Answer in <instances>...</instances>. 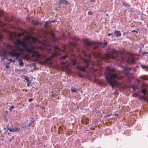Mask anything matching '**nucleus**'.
Here are the masks:
<instances>
[{"mask_svg": "<svg viewBox=\"0 0 148 148\" xmlns=\"http://www.w3.org/2000/svg\"><path fill=\"white\" fill-rule=\"evenodd\" d=\"M57 56V55L55 53H53L51 56L48 57L47 58V60H51L52 58Z\"/></svg>", "mask_w": 148, "mask_h": 148, "instance_id": "14", "label": "nucleus"}, {"mask_svg": "<svg viewBox=\"0 0 148 148\" xmlns=\"http://www.w3.org/2000/svg\"><path fill=\"white\" fill-rule=\"evenodd\" d=\"M131 88H132L133 89H134V86H131Z\"/></svg>", "mask_w": 148, "mask_h": 148, "instance_id": "47", "label": "nucleus"}, {"mask_svg": "<svg viewBox=\"0 0 148 148\" xmlns=\"http://www.w3.org/2000/svg\"><path fill=\"white\" fill-rule=\"evenodd\" d=\"M51 48H49V49H47V51H51Z\"/></svg>", "mask_w": 148, "mask_h": 148, "instance_id": "45", "label": "nucleus"}, {"mask_svg": "<svg viewBox=\"0 0 148 148\" xmlns=\"http://www.w3.org/2000/svg\"><path fill=\"white\" fill-rule=\"evenodd\" d=\"M114 34L117 37H120L121 35L120 31L119 30H116L114 31Z\"/></svg>", "mask_w": 148, "mask_h": 148, "instance_id": "11", "label": "nucleus"}, {"mask_svg": "<svg viewBox=\"0 0 148 148\" xmlns=\"http://www.w3.org/2000/svg\"><path fill=\"white\" fill-rule=\"evenodd\" d=\"M112 59H115L116 60L121 61L123 60V53L121 51L116 50L113 49L111 52Z\"/></svg>", "mask_w": 148, "mask_h": 148, "instance_id": "2", "label": "nucleus"}, {"mask_svg": "<svg viewBox=\"0 0 148 148\" xmlns=\"http://www.w3.org/2000/svg\"><path fill=\"white\" fill-rule=\"evenodd\" d=\"M121 67L123 68V71L125 75H127L129 74V71L131 69L130 67H123L122 66H121Z\"/></svg>", "mask_w": 148, "mask_h": 148, "instance_id": "5", "label": "nucleus"}, {"mask_svg": "<svg viewBox=\"0 0 148 148\" xmlns=\"http://www.w3.org/2000/svg\"><path fill=\"white\" fill-rule=\"evenodd\" d=\"M32 121H31V122L29 123L28 125L27 126L28 127H29V126H30V125L32 124Z\"/></svg>", "mask_w": 148, "mask_h": 148, "instance_id": "33", "label": "nucleus"}, {"mask_svg": "<svg viewBox=\"0 0 148 148\" xmlns=\"http://www.w3.org/2000/svg\"><path fill=\"white\" fill-rule=\"evenodd\" d=\"M136 32V33L138 32L136 31L135 30H132V32Z\"/></svg>", "mask_w": 148, "mask_h": 148, "instance_id": "42", "label": "nucleus"}, {"mask_svg": "<svg viewBox=\"0 0 148 148\" xmlns=\"http://www.w3.org/2000/svg\"><path fill=\"white\" fill-rule=\"evenodd\" d=\"M28 53H33L32 56L34 57L35 56H39L40 55L38 51H34L33 50L29 48L28 47L25 51Z\"/></svg>", "mask_w": 148, "mask_h": 148, "instance_id": "4", "label": "nucleus"}, {"mask_svg": "<svg viewBox=\"0 0 148 148\" xmlns=\"http://www.w3.org/2000/svg\"><path fill=\"white\" fill-rule=\"evenodd\" d=\"M50 21L51 22V23L55 22H56V20H52L51 21Z\"/></svg>", "mask_w": 148, "mask_h": 148, "instance_id": "37", "label": "nucleus"}, {"mask_svg": "<svg viewBox=\"0 0 148 148\" xmlns=\"http://www.w3.org/2000/svg\"><path fill=\"white\" fill-rule=\"evenodd\" d=\"M75 40H77L76 38H75Z\"/></svg>", "mask_w": 148, "mask_h": 148, "instance_id": "60", "label": "nucleus"}, {"mask_svg": "<svg viewBox=\"0 0 148 148\" xmlns=\"http://www.w3.org/2000/svg\"><path fill=\"white\" fill-rule=\"evenodd\" d=\"M80 71H82L84 72H85L86 71V69L84 66H77L76 67Z\"/></svg>", "mask_w": 148, "mask_h": 148, "instance_id": "13", "label": "nucleus"}, {"mask_svg": "<svg viewBox=\"0 0 148 148\" xmlns=\"http://www.w3.org/2000/svg\"><path fill=\"white\" fill-rule=\"evenodd\" d=\"M14 106H12L11 107H10L9 109L10 110V111H11L12 110V109H13V108H14Z\"/></svg>", "mask_w": 148, "mask_h": 148, "instance_id": "31", "label": "nucleus"}, {"mask_svg": "<svg viewBox=\"0 0 148 148\" xmlns=\"http://www.w3.org/2000/svg\"><path fill=\"white\" fill-rule=\"evenodd\" d=\"M122 4L124 5L126 7H129L130 6V5L127 2H125L124 1H122Z\"/></svg>", "mask_w": 148, "mask_h": 148, "instance_id": "15", "label": "nucleus"}, {"mask_svg": "<svg viewBox=\"0 0 148 148\" xmlns=\"http://www.w3.org/2000/svg\"><path fill=\"white\" fill-rule=\"evenodd\" d=\"M14 138V136H12V137L9 140V141H11Z\"/></svg>", "mask_w": 148, "mask_h": 148, "instance_id": "39", "label": "nucleus"}, {"mask_svg": "<svg viewBox=\"0 0 148 148\" xmlns=\"http://www.w3.org/2000/svg\"><path fill=\"white\" fill-rule=\"evenodd\" d=\"M3 58H4L5 59H6L7 60H8V58H7V56L6 54L5 56V57H4Z\"/></svg>", "mask_w": 148, "mask_h": 148, "instance_id": "35", "label": "nucleus"}, {"mask_svg": "<svg viewBox=\"0 0 148 148\" xmlns=\"http://www.w3.org/2000/svg\"><path fill=\"white\" fill-rule=\"evenodd\" d=\"M5 59L3 57H2V58H1V61H3Z\"/></svg>", "mask_w": 148, "mask_h": 148, "instance_id": "46", "label": "nucleus"}, {"mask_svg": "<svg viewBox=\"0 0 148 148\" xmlns=\"http://www.w3.org/2000/svg\"><path fill=\"white\" fill-rule=\"evenodd\" d=\"M54 48L56 49H57L59 51H60L62 52H64V51L63 50H60V49L58 47V46H55L54 47Z\"/></svg>", "mask_w": 148, "mask_h": 148, "instance_id": "19", "label": "nucleus"}, {"mask_svg": "<svg viewBox=\"0 0 148 148\" xmlns=\"http://www.w3.org/2000/svg\"><path fill=\"white\" fill-rule=\"evenodd\" d=\"M7 130L11 132H19L20 131V128L19 127H15L14 128H9L8 127L7 128Z\"/></svg>", "mask_w": 148, "mask_h": 148, "instance_id": "7", "label": "nucleus"}, {"mask_svg": "<svg viewBox=\"0 0 148 148\" xmlns=\"http://www.w3.org/2000/svg\"><path fill=\"white\" fill-rule=\"evenodd\" d=\"M91 53H90L88 54H87L86 53H84V55L86 57H88L89 58H91Z\"/></svg>", "mask_w": 148, "mask_h": 148, "instance_id": "20", "label": "nucleus"}, {"mask_svg": "<svg viewBox=\"0 0 148 148\" xmlns=\"http://www.w3.org/2000/svg\"><path fill=\"white\" fill-rule=\"evenodd\" d=\"M141 50V48L140 47V49L139 50V51H140V52Z\"/></svg>", "mask_w": 148, "mask_h": 148, "instance_id": "51", "label": "nucleus"}, {"mask_svg": "<svg viewBox=\"0 0 148 148\" xmlns=\"http://www.w3.org/2000/svg\"><path fill=\"white\" fill-rule=\"evenodd\" d=\"M1 14H0V16H1Z\"/></svg>", "mask_w": 148, "mask_h": 148, "instance_id": "64", "label": "nucleus"}, {"mask_svg": "<svg viewBox=\"0 0 148 148\" xmlns=\"http://www.w3.org/2000/svg\"><path fill=\"white\" fill-rule=\"evenodd\" d=\"M103 47H104V46H103Z\"/></svg>", "mask_w": 148, "mask_h": 148, "instance_id": "62", "label": "nucleus"}, {"mask_svg": "<svg viewBox=\"0 0 148 148\" xmlns=\"http://www.w3.org/2000/svg\"><path fill=\"white\" fill-rule=\"evenodd\" d=\"M141 92L143 93L144 95H145L147 92V90L146 89H142Z\"/></svg>", "mask_w": 148, "mask_h": 148, "instance_id": "22", "label": "nucleus"}, {"mask_svg": "<svg viewBox=\"0 0 148 148\" xmlns=\"http://www.w3.org/2000/svg\"><path fill=\"white\" fill-rule=\"evenodd\" d=\"M29 83L28 82L27 83V86H29Z\"/></svg>", "mask_w": 148, "mask_h": 148, "instance_id": "50", "label": "nucleus"}, {"mask_svg": "<svg viewBox=\"0 0 148 148\" xmlns=\"http://www.w3.org/2000/svg\"><path fill=\"white\" fill-rule=\"evenodd\" d=\"M33 100V98H31V99H29V101L30 102H31V101Z\"/></svg>", "mask_w": 148, "mask_h": 148, "instance_id": "41", "label": "nucleus"}, {"mask_svg": "<svg viewBox=\"0 0 148 148\" xmlns=\"http://www.w3.org/2000/svg\"><path fill=\"white\" fill-rule=\"evenodd\" d=\"M68 3V2L66 0H59L57 2L58 5L60 6L62 4L66 5Z\"/></svg>", "mask_w": 148, "mask_h": 148, "instance_id": "9", "label": "nucleus"}, {"mask_svg": "<svg viewBox=\"0 0 148 148\" xmlns=\"http://www.w3.org/2000/svg\"><path fill=\"white\" fill-rule=\"evenodd\" d=\"M27 126H24L23 125H21V127L22 128H23V129H25L26 128H27ZM26 129H27V128H26Z\"/></svg>", "mask_w": 148, "mask_h": 148, "instance_id": "32", "label": "nucleus"}, {"mask_svg": "<svg viewBox=\"0 0 148 148\" xmlns=\"http://www.w3.org/2000/svg\"><path fill=\"white\" fill-rule=\"evenodd\" d=\"M84 66L85 68H88L89 67V63L90 61L89 60H87L86 59H84Z\"/></svg>", "mask_w": 148, "mask_h": 148, "instance_id": "10", "label": "nucleus"}, {"mask_svg": "<svg viewBox=\"0 0 148 148\" xmlns=\"http://www.w3.org/2000/svg\"><path fill=\"white\" fill-rule=\"evenodd\" d=\"M2 38V35L1 34H0V40H1Z\"/></svg>", "mask_w": 148, "mask_h": 148, "instance_id": "38", "label": "nucleus"}, {"mask_svg": "<svg viewBox=\"0 0 148 148\" xmlns=\"http://www.w3.org/2000/svg\"><path fill=\"white\" fill-rule=\"evenodd\" d=\"M114 68L108 66L106 68L104 73L107 82L111 85L112 88L117 84L116 79H118V77L117 75L114 73Z\"/></svg>", "mask_w": 148, "mask_h": 148, "instance_id": "1", "label": "nucleus"}, {"mask_svg": "<svg viewBox=\"0 0 148 148\" xmlns=\"http://www.w3.org/2000/svg\"><path fill=\"white\" fill-rule=\"evenodd\" d=\"M72 64L73 65H76V61L74 60H71Z\"/></svg>", "mask_w": 148, "mask_h": 148, "instance_id": "23", "label": "nucleus"}, {"mask_svg": "<svg viewBox=\"0 0 148 148\" xmlns=\"http://www.w3.org/2000/svg\"><path fill=\"white\" fill-rule=\"evenodd\" d=\"M7 54V52L5 50H3L0 52V56L4 57L6 54Z\"/></svg>", "mask_w": 148, "mask_h": 148, "instance_id": "12", "label": "nucleus"}, {"mask_svg": "<svg viewBox=\"0 0 148 148\" xmlns=\"http://www.w3.org/2000/svg\"><path fill=\"white\" fill-rule=\"evenodd\" d=\"M67 57V56L66 55H64V56H62V57L61 58V59H64L66 58Z\"/></svg>", "mask_w": 148, "mask_h": 148, "instance_id": "29", "label": "nucleus"}, {"mask_svg": "<svg viewBox=\"0 0 148 148\" xmlns=\"http://www.w3.org/2000/svg\"><path fill=\"white\" fill-rule=\"evenodd\" d=\"M7 60L10 61V62H15V61L14 60H12L11 58H10V59H8V60Z\"/></svg>", "mask_w": 148, "mask_h": 148, "instance_id": "30", "label": "nucleus"}, {"mask_svg": "<svg viewBox=\"0 0 148 148\" xmlns=\"http://www.w3.org/2000/svg\"><path fill=\"white\" fill-rule=\"evenodd\" d=\"M127 62L128 64H133L134 62V60H129V59H128L127 60Z\"/></svg>", "mask_w": 148, "mask_h": 148, "instance_id": "18", "label": "nucleus"}, {"mask_svg": "<svg viewBox=\"0 0 148 148\" xmlns=\"http://www.w3.org/2000/svg\"><path fill=\"white\" fill-rule=\"evenodd\" d=\"M14 43L15 45H21L23 47V48L18 46H16V48L17 49L20 51H25L28 47L27 45L25 42L23 41L18 39Z\"/></svg>", "mask_w": 148, "mask_h": 148, "instance_id": "3", "label": "nucleus"}, {"mask_svg": "<svg viewBox=\"0 0 148 148\" xmlns=\"http://www.w3.org/2000/svg\"><path fill=\"white\" fill-rule=\"evenodd\" d=\"M148 52H144L142 53V55H144L146 54H148Z\"/></svg>", "mask_w": 148, "mask_h": 148, "instance_id": "34", "label": "nucleus"}, {"mask_svg": "<svg viewBox=\"0 0 148 148\" xmlns=\"http://www.w3.org/2000/svg\"><path fill=\"white\" fill-rule=\"evenodd\" d=\"M24 79L25 80H26L27 82H28L29 81V78H28L26 76H25V77Z\"/></svg>", "mask_w": 148, "mask_h": 148, "instance_id": "28", "label": "nucleus"}, {"mask_svg": "<svg viewBox=\"0 0 148 148\" xmlns=\"http://www.w3.org/2000/svg\"><path fill=\"white\" fill-rule=\"evenodd\" d=\"M110 115H110H110H107V116H110Z\"/></svg>", "mask_w": 148, "mask_h": 148, "instance_id": "53", "label": "nucleus"}, {"mask_svg": "<svg viewBox=\"0 0 148 148\" xmlns=\"http://www.w3.org/2000/svg\"><path fill=\"white\" fill-rule=\"evenodd\" d=\"M111 34H112V33L109 34H108V36H110L111 35Z\"/></svg>", "mask_w": 148, "mask_h": 148, "instance_id": "48", "label": "nucleus"}, {"mask_svg": "<svg viewBox=\"0 0 148 148\" xmlns=\"http://www.w3.org/2000/svg\"><path fill=\"white\" fill-rule=\"evenodd\" d=\"M26 40L27 42L29 44L31 45H32V42H31V41H29V39H28V38H26Z\"/></svg>", "mask_w": 148, "mask_h": 148, "instance_id": "21", "label": "nucleus"}, {"mask_svg": "<svg viewBox=\"0 0 148 148\" xmlns=\"http://www.w3.org/2000/svg\"><path fill=\"white\" fill-rule=\"evenodd\" d=\"M5 68L9 69V66L8 65H6L5 66Z\"/></svg>", "mask_w": 148, "mask_h": 148, "instance_id": "43", "label": "nucleus"}, {"mask_svg": "<svg viewBox=\"0 0 148 148\" xmlns=\"http://www.w3.org/2000/svg\"><path fill=\"white\" fill-rule=\"evenodd\" d=\"M79 77H82V75H79Z\"/></svg>", "mask_w": 148, "mask_h": 148, "instance_id": "52", "label": "nucleus"}, {"mask_svg": "<svg viewBox=\"0 0 148 148\" xmlns=\"http://www.w3.org/2000/svg\"><path fill=\"white\" fill-rule=\"evenodd\" d=\"M97 43L96 41H87L86 42V45L88 47H90L93 45H95Z\"/></svg>", "mask_w": 148, "mask_h": 148, "instance_id": "6", "label": "nucleus"}, {"mask_svg": "<svg viewBox=\"0 0 148 148\" xmlns=\"http://www.w3.org/2000/svg\"><path fill=\"white\" fill-rule=\"evenodd\" d=\"M32 38L33 39H36V38L34 37H32Z\"/></svg>", "mask_w": 148, "mask_h": 148, "instance_id": "54", "label": "nucleus"}, {"mask_svg": "<svg viewBox=\"0 0 148 148\" xmlns=\"http://www.w3.org/2000/svg\"><path fill=\"white\" fill-rule=\"evenodd\" d=\"M10 64V62H8L6 64V65H8L9 66V64Z\"/></svg>", "mask_w": 148, "mask_h": 148, "instance_id": "44", "label": "nucleus"}, {"mask_svg": "<svg viewBox=\"0 0 148 148\" xmlns=\"http://www.w3.org/2000/svg\"><path fill=\"white\" fill-rule=\"evenodd\" d=\"M104 42L103 43L102 45H105L106 46L108 44V42L106 41L105 38L104 39Z\"/></svg>", "mask_w": 148, "mask_h": 148, "instance_id": "24", "label": "nucleus"}, {"mask_svg": "<svg viewBox=\"0 0 148 148\" xmlns=\"http://www.w3.org/2000/svg\"><path fill=\"white\" fill-rule=\"evenodd\" d=\"M58 99H59V97H58Z\"/></svg>", "mask_w": 148, "mask_h": 148, "instance_id": "63", "label": "nucleus"}, {"mask_svg": "<svg viewBox=\"0 0 148 148\" xmlns=\"http://www.w3.org/2000/svg\"><path fill=\"white\" fill-rule=\"evenodd\" d=\"M108 58V57H106V59H107Z\"/></svg>", "mask_w": 148, "mask_h": 148, "instance_id": "58", "label": "nucleus"}, {"mask_svg": "<svg viewBox=\"0 0 148 148\" xmlns=\"http://www.w3.org/2000/svg\"><path fill=\"white\" fill-rule=\"evenodd\" d=\"M51 35L52 36V37L53 38L54 40H58V39H56V38L55 37V35H54V34H53V33H52L51 34Z\"/></svg>", "mask_w": 148, "mask_h": 148, "instance_id": "25", "label": "nucleus"}, {"mask_svg": "<svg viewBox=\"0 0 148 148\" xmlns=\"http://www.w3.org/2000/svg\"><path fill=\"white\" fill-rule=\"evenodd\" d=\"M86 131H89V130H86Z\"/></svg>", "mask_w": 148, "mask_h": 148, "instance_id": "57", "label": "nucleus"}, {"mask_svg": "<svg viewBox=\"0 0 148 148\" xmlns=\"http://www.w3.org/2000/svg\"><path fill=\"white\" fill-rule=\"evenodd\" d=\"M70 45H72L71 43H70Z\"/></svg>", "mask_w": 148, "mask_h": 148, "instance_id": "56", "label": "nucleus"}, {"mask_svg": "<svg viewBox=\"0 0 148 148\" xmlns=\"http://www.w3.org/2000/svg\"><path fill=\"white\" fill-rule=\"evenodd\" d=\"M18 60L19 62V65L21 66H24V64L22 59H19Z\"/></svg>", "mask_w": 148, "mask_h": 148, "instance_id": "16", "label": "nucleus"}, {"mask_svg": "<svg viewBox=\"0 0 148 148\" xmlns=\"http://www.w3.org/2000/svg\"><path fill=\"white\" fill-rule=\"evenodd\" d=\"M31 66H36V64L35 63H33L31 64Z\"/></svg>", "mask_w": 148, "mask_h": 148, "instance_id": "36", "label": "nucleus"}, {"mask_svg": "<svg viewBox=\"0 0 148 148\" xmlns=\"http://www.w3.org/2000/svg\"><path fill=\"white\" fill-rule=\"evenodd\" d=\"M71 90L72 92H78L77 91L78 90L76 88H71Z\"/></svg>", "mask_w": 148, "mask_h": 148, "instance_id": "17", "label": "nucleus"}, {"mask_svg": "<svg viewBox=\"0 0 148 148\" xmlns=\"http://www.w3.org/2000/svg\"><path fill=\"white\" fill-rule=\"evenodd\" d=\"M108 14H106V16H108Z\"/></svg>", "mask_w": 148, "mask_h": 148, "instance_id": "61", "label": "nucleus"}, {"mask_svg": "<svg viewBox=\"0 0 148 148\" xmlns=\"http://www.w3.org/2000/svg\"><path fill=\"white\" fill-rule=\"evenodd\" d=\"M51 23L50 21H47L45 22V25L46 26L48 24Z\"/></svg>", "mask_w": 148, "mask_h": 148, "instance_id": "27", "label": "nucleus"}, {"mask_svg": "<svg viewBox=\"0 0 148 148\" xmlns=\"http://www.w3.org/2000/svg\"><path fill=\"white\" fill-rule=\"evenodd\" d=\"M10 54L13 57L16 56L18 55V54L17 52V51L15 49H12L10 52Z\"/></svg>", "mask_w": 148, "mask_h": 148, "instance_id": "8", "label": "nucleus"}, {"mask_svg": "<svg viewBox=\"0 0 148 148\" xmlns=\"http://www.w3.org/2000/svg\"><path fill=\"white\" fill-rule=\"evenodd\" d=\"M141 66L142 67V68L143 69H145L146 68H148L147 66H145V65H141Z\"/></svg>", "mask_w": 148, "mask_h": 148, "instance_id": "26", "label": "nucleus"}, {"mask_svg": "<svg viewBox=\"0 0 148 148\" xmlns=\"http://www.w3.org/2000/svg\"><path fill=\"white\" fill-rule=\"evenodd\" d=\"M51 92H52V93H53V91H52Z\"/></svg>", "mask_w": 148, "mask_h": 148, "instance_id": "59", "label": "nucleus"}, {"mask_svg": "<svg viewBox=\"0 0 148 148\" xmlns=\"http://www.w3.org/2000/svg\"><path fill=\"white\" fill-rule=\"evenodd\" d=\"M144 98V97H140L139 98V99L140 100L141 99H143Z\"/></svg>", "mask_w": 148, "mask_h": 148, "instance_id": "40", "label": "nucleus"}, {"mask_svg": "<svg viewBox=\"0 0 148 148\" xmlns=\"http://www.w3.org/2000/svg\"><path fill=\"white\" fill-rule=\"evenodd\" d=\"M63 49H64V50L65 49V47H64Z\"/></svg>", "mask_w": 148, "mask_h": 148, "instance_id": "55", "label": "nucleus"}, {"mask_svg": "<svg viewBox=\"0 0 148 148\" xmlns=\"http://www.w3.org/2000/svg\"><path fill=\"white\" fill-rule=\"evenodd\" d=\"M95 0H91L90 1L91 2H95Z\"/></svg>", "mask_w": 148, "mask_h": 148, "instance_id": "49", "label": "nucleus"}]
</instances>
